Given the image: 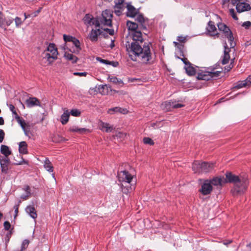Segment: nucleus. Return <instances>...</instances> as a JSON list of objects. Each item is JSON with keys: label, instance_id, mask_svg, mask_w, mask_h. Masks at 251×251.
<instances>
[{"label": "nucleus", "instance_id": "f257e3e1", "mask_svg": "<svg viewBox=\"0 0 251 251\" xmlns=\"http://www.w3.org/2000/svg\"><path fill=\"white\" fill-rule=\"evenodd\" d=\"M127 50L130 59L133 61H139L145 65H151L154 62V57L151 52L150 43L136 44L127 42Z\"/></svg>", "mask_w": 251, "mask_h": 251}, {"label": "nucleus", "instance_id": "f03ea898", "mask_svg": "<svg viewBox=\"0 0 251 251\" xmlns=\"http://www.w3.org/2000/svg\"><path fill=\"white\" fill-rule=\"evenodd\" d=\"M226 179L223 177L216 176L211 179H209L211 186L214 185L217 187H221L223 184L226 182L233 183L234 187L231 190L233 195L237 196L244 193L247 188L248 181V179L242 177L232 174L226 173Z\"/></svg>", "mask_w": 251, "mask_h": 251}, {"label": "nucleus", "instance_id": "7ed1b4c3", "mask_svg": "<svg viewBox=\"0 0 251 251\" xmlns=\"http://www.w3.org/2000/svg\"><path fill=\"white\" fill-rule=\"evenodd\" d=\"M214 168V163L208 162L195 161L192 165V169L195 173L202 174L211 172Z\"/></svg>", "mask_w": 251, "mask_h": 251}, {"label": "nucleus", "instance_id": "20e7f679", "mask_svg": "<svg viewBox=\"0 0 251 251\" xmlns=\"http://www.w3.org/2000/svg\"><path fill=\"white\" fill-rule=\"evenodd\" d=\"M43 57L47 59L50 63L52 62L54 60L57 58V49L54 44L50 43L47 50L43 54Z\"/></svg>", "mask_w": 251, "mask_h": 251}, {"label": "nucleus", "instance_id": "39448f33", "mask_svg": "<svg viewBox=\"0 0 251 251\" xmlns=\"http://www.w3.org/2000/svg\"><path fill=\"white\" fill-rule=\"evenodd\" d=\"M217 66L211 69V71H202L198 74L197 78L200 80H209L211 78H216L220 75L221 71H214Z\"/></svg>", "mask_w": 251, "mask_h": 251}, {"label": "nucleus", "instance_id": "423d86ee", "mask_svg": "<svg viewBox=\"0 0 251 251\" xmlns=\"http://www.w3.org/2000/svg\"><path fill=\"white\" fill-rule=\"evenodd\" d=\"M112 17L113 15L109 10L103 11L99 17L101 25L111 27Z\"/></svg>", "mask_w": 251, "mask_h": 251}, {"label": "nucleus", "instance_id": "0eeeda50", "mask_svg": "<svg viewBox=\"0 0 251 251\" xmlns=\"http://www.w3.org/2000/svg\"><path fill=\"white\" fill-rule=\"evenodd\" d=\"M212 188V186L210 184V181H209V179H206L201 184L200 192L203 195H207L211 193Z\"/></svg>", "mask_w": 251, "mask_h": 251}, {"label": "nucleus", "instance_id": "6e6552de", "mask_svg": "<svg viewBox=\"0 0 251 251\" xmlns=\"http://www.w3.org/2000/svg\"><path fill=\"white\" fill-rule=\"evenodd\" d=\"M162 105L163 108H165L167 111L171 110L172 109L179 108L184 106L183 104L177 103L176 101L172 100L165 101Z\"/></svg>", "mask_w": 251, "mask_h": 251}, {"label": "nucleus", "instance_id": "1a4fd4ad", "mask_svg": "<svg viewBox=\"0 0 251 251\" xmlns=\"http://www.w3.org/2000/svg\"><path fill=\"white\" fill-rule=\"evenodd\" d=\"M13 22V19L11 17H5L3 13L0 11V27L4 28L9 26Z\"/></svg>", "mask_w": 251, "mask_h": 251}, {"label": "nucleus", "instance_id": "9d476101", "mask_svg": "<svg viewBox=\"0 0 251 251\" xmlns=\"http://www.w3.org/2000/svg\"><path fill=\"white\" fill-rule=\"evenodd\" d=\"M133 42L131 43H135L136 44H144L143 38L142 34L140 31H134L132 33Z\"/></svg>", "mask_w": 251, "mask_h": 251}, {"label": "nucleus", "instance_id": "9b49d317", "mask_svg": "<svg viewBox=\"0 0 251 251\" xmlns=\"http://www.w3.org/2000/svg\"><path fill=\"white\" fill-rule=\"evenodd\" d=\"M251 8L250 5L246 3L245 0H242L240 2H238L236 6V10L239 13L249 11L251 9Z\"/></svg>", "mask_w": 251, "mask_h": 251}, {"label": "nucleus", "instance_id": "f8f14e48", "mask_svg": "<svg viewBox=\"0 0 251 251\" xmlns=\"http://www.w3.org/2000/svg\"><path fill=\"white\" fill-rule=\"evenodd\" d=\"M127 8L126 16L129 17H134L139 13V10L135 8L130 3H125Z\"/></svg>", "mask_w": 251, "mask_h": 251}, {"label": "nucleus", "instance_id": "ddd939ff", "mask_svg": "<svg viewBox=\"0 0 251 251\" xmlns=\"http://www.w3.org/2000/svg\"><path fill=\"white\" fill-rule=\"evenodd\" d=\"M119 175L123 181L127 183H130L133 178V176L126 171H121Z\"/></svg>", "mask_w": 251, "mask_h": 251}, {"label": "nucleus", "instance_id": "4468645a", "mask_svg": "<svg viewBox=\"0 0 251 251\" xmlns=\"http://www.w3.org/2000/svg\"><path fill=\"white\" fill-rule=\"evenodd\" d=\"M102 31L100 29H92L88 35V38L92 42L98 41V37L100 34H102Z\"/></svg>", "mask_w": 251, "mask_h": 251}, {"label": "nucleus", "instance_id": "2eb2a0df", "mask_svg": "<svg viewBox=\"0 0 251 251\" xmlns=\"http://www.w3.org/2000/svg\"><path fill=\"white\" fill-rule=\"evenodd\" d=\"M207 31L209 35L211 36H218V33H216V27L214 25V23L212 21H209L208 23V26L206 27Z\"/></svg>", "mask_w": 251, "mask_h": 251}, {"label": "nucleus", "instance_id": "dca6fc26", "mask_svg": "<svg viewBox=\"0 0 251 251\" xmlns=\"http://www.w3.org/2000/svg\"><path fill=\"white\" fill-rule=\"evenodd\" d=\"M27 107H32L35 106H41L40 101L35 97L29 98L26 100Z\"/></svg>", "mask_w": 251, "mask_h": 251}, {"label": "nucleus", "instance_id": "f3484780", "mask_svg": "<svg viewBox=\"0 0 251 251\" xmlns=\"http://www.w3.org/2000/svg\"><path fill=\"white\" fill-rule=\"evenodd\" d=\"M224 54L222 61V64L224 65L226 64L228 62L230 58L229 52L230 51V49L227 47V45L226 43L224 46Z\"/></svg>", "mask_w": 251, "mask_h": 251}, {"label": "nucleus", "instance_id": "a211bd4d", "mask_svg": "<svg viewBox=\"0 0 251 251\" xmlns=\"http://www.w3.org/2000/svg\"><path fill=\"white\" fill-rule=\"evenodd\" d=\"M99 125L100 129L106 132H111L114 129L113 126L107 123L100 122Z\"/></svg>", "mask_w": 251, "mask_h": 251}, {"label": "nucleus", "instance_id": "6ab92c4d", "mask_svg": "<svg viewBox=\"0 0 251 251\" xmlns=\"http://www.w3.org/2000/svg\"><path fill=\"white\" fill-rule=\"evenodd\" d=\"M137 15L136 20L141 24V28L143 29H147L146 22L148 21V19L144 18L143 15L141 14H139Z\"/></svg>", "mask_w": 251, "mask_h": 251}, {"label": "nucleus", "instance_id": "aec40b11", "mask_svg": "<svg viewBox=\"0 0 251 251\" xmlns=\"http://www.w3.org/2000/svg\"><path fill=\"white\" fill-rule=\"evenodd\" d=\"M251 76H249L246 80L239 81L235 88L240 89L244 87L250 86L251 85Z\"/></svg>", "mask_w": 251, "mask_h": 251}, {"label": "nucleus", "instance_id": "412c9836", "mask_svg": "<svg viewBox=\"0 0 251 251\" xmlns=\"http://www.w3.org/2000/svg\"><path fill=\"white\" fill-rule=\"evenodd\" d=\"M70 130L73 132H77L80 134H84L86 132H90V130L86 128H79L76 126H73L70 128Z\"/></svg>", "mask_w": 251, "mask_h": 251}, {"label": "nucleus", "instance_id": "4be33fe9", "mask_svg": "<svg viewBox=\"0 0 251 251\" xmlns=\"http://www.w3.org/2000/svg\"><path fill=\"white\" fill-rule=\"evenodd\" d=\"M25 211L33 219H35L37 218V215L34 206L31 205L27 206L25 208Z\"/></svg>", "mask_w": 251, "mask_h": 251}, {"label": "nucleus", "instance_id": "5701e85b", "mask_svg": "<svg viewBox=\"0 0 251 251\" xmlns=\"http://www.w3.org/2000/svg\"><path fill=\"white\" fill-rule=\"evenodd\" d=\"M115 112H119L122 114H126L127 112L126 108H122L120 107H115L108 109V113L112 114Z\"/></svg>", "mask_w": 251, "mask_h": 251}, {"label": "nucleus", "instance_id": "b1692460", "mask_svg": "<svg viewBox=\"0 0 251 251\" xmlns=\"http://www.w3.org/2000/svg\"><path fill=\"white\" fill-rule=\"evenodd\" d=\"M27 144L25 141H22L19 143V151L20 153L25 154L28 153L27 149Z\"/></svg>", "mask_w": 251, "mask_h": 251}, {"label": "nucleus", "instance_id": "393cba45", "mask_svg": "<svg viewBox=\"0 0 251 251\" xmlns=\"http://www.w3.org/2000/svg\"><path fill=\"white\" fill-rule=\"evenodd\" d=\"M70 113L68 110H64L63 113L61 116L60 121L62 125H64L67 123L69 121Z\"/></svg>", "mask_w": 251, "mask_h": 251}, {"label": "nucleus", "instance_id": "a878e982", "mask_svg": "<svg viewBox=\"0 0 251 251\" xmlns=\"http://www.w3.org/2000/svg\"><path fill=\"white\" fill-rule=\"evenodd\" d=\"M218 27L219 30L223 31L225 33V36L228 34H229V33L231 32L228 27L224 23H219L218 24Z\"/></svg>", "mask_w": 251, "mask_h": 251}, {"label": "nucleus", "instance_id": "bb28decb", "mask_svg": "<svg viewBox=\"0 0 251 251\" xmlns=\"http://www.w3.org/2000/svg\"><path fill=\"white\" fill-rule=\"evenodd\" d=\"M64 56L67 60L71 61L72 63H76L78 59L76 56L72 53L67 52H65Z\"/></svg>", "mask_w": 251, "mask_h": 251}, {"label": "nucleus", "instance_id": "cd10ccee", "mask_svg": "<svg viewBox=\"0 0 251 251\" xmlns=\"http://www.w3.org/2000/svg\"><path fill=\"white\" fill-rule=\"evenodd\" d=\"M0 152L5 156H8L11 154V151L9 147L6 145H2L0 147Z\"/></svg>", "mask_w": 251, "mask_h": 251}, {"label": "nucleus", "instance_id": "c85d7f7f", "mask_svg": "<svg viewBox=\"0 0 251 251\" xmlns=\"http://www.w3.org/2000/svg\"><path fill=\"white\" fill-rule=\"evenodd\" d=\"M126 25L128 27V30L133 31V32H134V31H137V29L138 27L137 24L130 21H127Z\"/></svg>", "mask_w": 251, "mask_h": 251}, {"label": "nucleus", "instance_id": "c756f323", "mask_svg": "<svg viewBox=\"0 0 251 251\" xmlns=\"http://www.w3.org/2000/svg\"><path fill=\"white\" fill-rule=\"evenodd\" d=\"M44 166L45 168L49 172H53V166L48 158H46L44 161Z\"/></svg>", "mask_w": 251, "mask_h": 251}, {"label": "nucleus", "instance_id": "7c9ffc66", "mask_svg": "<svg viewBox=\"0 0 251 251\" xmlns=\"http://www.w3.org/2000/svg\"><path fill=\"white\" fill-rule=\"evenodd\" d=\"M185 69L186 70V73L190 76H192L195 75L196 74V70L195 68L192 66V65H187L185 66Z\"/></svg>", "mask_w": 251, "mask_h": 251}, {"label": "nucleus", "instance_id": "2f4dec72", "mask_svg": "<svg viewBox=\"0 0 251 251\" xmlns=\"http://www.w3.org/2000/svg\"><path fill=\"white\" fill-rule=\"evenodd\" d=\"M71 42H72L73 44L75 45V46L76 47V50H74L73 52L76 53H78L81 50V48L80 47V44L79 41L75 37H74Z\"/></svg>", "mask_w": 251, "mask_h": 251}, {"label": "nucleus", "instance_id": "473e14b6", "mask_svg": "<svg viewBox=\"0 0 251 251\" xmlns=\"http://www.w3.org/2000/svg\"><path fill=\"white\" fill-rule=\"evenodd\" d=\"M226 36L227 38V39H228V41L229 42V44H230V48H233L235 45H236V44L233 41L234 40V37L233 36V34H232V32H230L229 33V34H227L226 35Z\"/></svg>", "mask_w": 251, "mask_h": 251}, {"label": "nucleus", "instance_id": "72a5a7b5", "mask_svg": "<svg viewBox=\"0 0 251 251\" xmlns=\"http://www.w3.org/2000/svg\"><path fill=\"white\" fill-rule=\"evenodd\" d=\"M108 79H109L110 81L114 83V84H118L119 85H123L124 83L123 81L121 79H119L116 76H109L108 78Z\"/></svg>", "mask_w": 251, "mask_h": 251}, {"label": "nucleus", "instance_id": "f704fd0d", "mask_svg": "<svg viewBox=\"0 0 251 251\" xmlns=\"http://www.w3.org/2000/svg\"><path fill=\"white\" fill-rule=\"evenodd\" d=\"M93 20V17L89 14H86L83 18V21L85 24L91 25V23Z\"/></svg>", "mask_w": 251, "mask_h": 251}, {"label": "nucleus", "instance_id": "c9c22d12", "mask_svg": "<svg viewBox=\"0 0 251 251\" xmlns=\"http://www.w3.org/2000/svg\"><path fill=\"white\" fill-rule=\"evenodd\" d=\"M10 162V160L8 158V156L1 157L0 156V166H3L4 165H8Z\"/></svg>", "mask_w": 251, "mask_h": 251}, {"label": "nucleus", "instance_id": "e433bc0d", "mask_svg": "<svg viewBox=\"0 0 251 251\" xmlns=\"http://www.w3.org/2000/svg\"><path fill=\"white\" fill-rule=\"evenodd\" d=\"M9 108L10 110L12 112L13 116L14 117V118L19 119V116L16 111L15 106L13 104H9Z\"/></svg>", "mask_w": 251, "mask_h": 251}, {"label": "nucleus", "instance_id": "4c0bfd02", "mask_svg": "<svg viewBox=\"0 0 251 251\" xmlns=\"http://www.w3.org/2000/svg\"><path fill=\"white\" fill-rule=\"evenodd\" d=\"M125 0H114L115 6L117 8L121 9L122 7H124Z\"/></svg>", "mask_w": 251, "mask_h": 251}, {"label": "nucleus", "instance_id": "58836bf2", "mask_svg": "<svg viewBox=\"0 0 251 251\" xmlns=\"http://www.w3.org/2000/svg\"><path fill=\"white\" fill-rule=\"evenodd\" d=\"M70 113V115L75 116V117H78L80 115L81 112L79 110L77 109H72Z\"/></svg>", "mask_w": 251, "mask_h": 251}, {"label": "nucleus", "instance_id": "ea45409f", "mask_svg": "<svg viewBox=\"0 0 251 251\" xmlns=\"http://www.w3.org/2000/svg\"><path fill=\"white\" fill-rule=\"evenodd\" d=\"M14 20L15 21L16 27L17 28L20 27L23 23L21 18L19 17H16L14 19H13V21Z\"/></svg>", "mask_w": 251, "mask_h": 251}, {"label": "nucleus", "instance_id": "a19ab883", "mask_svg": "<svg viewBox=\"0 0 251 251\" xmlns=\"http://www.w3.org/2000/svg\"><path fill=\"white\" fill-rule=\"evenodd\" d=\"M107 87L106 85H100L99 86L98 90L100 92L102 95H105L107 93V92L105 91V88Z\"/></svg>", "mask_w": 251, "mask_h": 251}, {"label": "nucleus", "instance_id": "79ce46f5", "mask_svg": "<svg viewBox=\"0 0 251 251\" xmlns=\"http://www.w3.org/2000/svg\"><path fill=\"white\" fill-rule=\"evenodd\" d=\"M143 141L145 144H148L150 145H153L154 144L153 141L149 137H144Z\"/></svg>", "mask_w": 251, "mask_h": 251}, {"label": "nucleus", "instance_id": "37998d69", "mask_svg": "<svg viewBox=\"0 0 251 251\" xmlns=\"http://www.w3.org/2000/svg\"><path fill=\"white\" fill-rule=\"evenodd\" d=\"M29 244V241L28 240H24L22 243L21 246V251H24L25 249L27 248Z\"/></svg>", "mask_w": 251, "mask_h": 251}, {"label": "nucleus", "instance_id": "c03bdc74", "mask_svg": "<svg viewBox=\"0 0 251 251\" xmlns=\"http://www.w3.org/2000/svg\"><path fill=\"white\" fill-rule=\"evenodd\" d=\"M97 60L98 61H100V62L105 64H106V65L111 64V63H114V62H111V61H110L107 60L103 59L99 57L97 58Z\"/></svg>", "mask_w": 251, "mask_h": 251}, {"label": "nucleus", "instance_id": "a18cd8bd", "mask_svg": "<svg viewBox=\"0 0 251 251\" xmlns=\"http://www.w3.org/2000/svg\"><path fill=\"white\" fill-rule=\"evenodd\" d=\"M15 119L17 120V122L20 125L21 127L23 129H24L25 127V126L26 125L25 121L22 118H21L20 116H19V119Z\"/></svg>", "mask_w": 251, "mask_h": 251}, {"label": "nucleus", "instance_id": "49530a36", "mask_svg": "<svg viewBox=\"0 0 251 251\" xmlns=\"http://www.w3.org/2000/svg\"><path fill=\"white\" fill-rule=\"evenodd\" d=\"M74 37L70 35H67L66 34L63 35V39L65 42H72Z\"/></svg>", "mask_w": 251, "mask_h": 251}, {"label": "nucleus", "instance_id": "de8ad7c7", "mask_svg": "<svg viewBox=\"0 0 251 251\" xmlns=\"http://www.w3.org/2000/svg\"><path fill=\"white\" fill-rule=\"evenodd\" d=\"M100 19L99 18L98 19H96L95 20L93 19L91 23L92 25H95L97 27H100Z\"/></svg>", "mask_w": 251, "mask_h": 251}, {"label": "nucleus", "instance_id": "09e8293b", "mask_svg": "<svg viewBox=\"0 0 251 251\" xmlns=\"http://www.w3.org/2000/svg\"><path fill=\"white\" fill-rule=\"evenodd\" d=\"M229 13H230V15L232 16V17L233 18V19H234L235 20H238V18H237V17L236 16V14L235 13V12L234 9H233V8L230 9H229Z\"/></svg>", "mask_w": 251, "mask_h": 251}, {"label": "nucleus", "instance_id": "8fccbe9b", "mask_svg": "<svg viewBox=\"0 0 251 251\" xmlns=\"http://www.w3.org/2000/svg\"><path fill=\"white\" fill-rule=\"evenodd\" d=\"M123 11V7H122L121 9L117 8L116 6H114V12L115 13L118 15L120 16L121 15L122 11Z\"/></svg>", "mask_w": 251, "mask_h": 251}, {"label": "nucleus", "instance_id": "3c124183", "mask_svg": "<svg viewBox=\"0 0 251 251\" xmlns=\"http://www.w3.org/2000/svg\"><path fill=\"white\" fill-rule=\"evenodd\" d=\"M21 202V201H18V204L14 206V210H15L14 212H15V217H16L17 216V214H18L19 206Z\"/></svg>", "mask_w": 251, "mask_h": 251}, {"label": "nucleus", "instance_id": "603ef678", "mask_svg": "<svg viewBox=\"0 0 251 251\" xmlns=\"http://www.w3.org/2000/svg\"><path fill=\"white\" fill-rule=\"evenodd\" d=\"M4 228L6 230H8L11 227V224L8 221L4 222L3 224Z\"/></svg>", "mask_w": 251, "mask_h": 251}, {"label": "nucleus", "instance_id": "864d4df0", "mask_svg": "<svg viewBox=\"0 0 251 251\" xmlns=\"http://www.w3.org/2000/svg\"><path fill=\"white\" fill-rule=\"evenodd\" d=\"M14 164L17 165H22L23 164H27V161L25 160L22 157V160L20 161H16L14 163Z\"/></svg>", "mask_w": 251, "mask_h": 251}, {"label": "nucleus", "instance_id": "5fc2aeb1", "mask_svg": "<svg viewBox=\"0 0 251 251\" xmlns=\"http://www.w3.org/2000/svg\"><path fill=\"white\" fill-rule=\"evenodd\" d=\"M242 26L245 27V28L248 29L251 26V23L250 21L245 22L242 24Z\"/></svg>", "mask_w": 251, "mask_h": 251}, {"label": "nucleus", "instance_id": "6e6d98bb", "mask_svg": "<svg viewBox=\"0 0 251 251\" xmlns=\"http://www.w3.org/2000/svg\"><path fill=\"white\" fill-rule=\"evenodd\" d=\"M5 133L3 130L0 129V143L2 142L4 138Z\"/></svg>", "mask_w": 251, "mask_h": 251}, {"label": "nucleus", "instance_id": "4d7b16f0", "mask_svg": "<svg viewBox=\"0 0 251 251\" xmlns=\"http://www.w3.org/2000/svg\"><path fill=\"white\" fill-rule=\"evenodd\" d=\"M1 171L3 173H7L8 171V165H4L3 166H0Z\"/></svg>", "mask_w": 251, "mask_h": 251}, {"label": "nucleus", "instance_id": "13d9d810", "mask_svg": "<svg viewBox=\"0 0 251 251\" xmlns=\"http://www.w3.org/2000/svg\"><path fill=\"white\" fill-rule=\"evenodd\" d=\"M181 60L182 61V62L184 63V64L185 65V66H186L187 65H192V64L188 60V59L186 58H181Z\"/></svg>", "mask_w": 251, "mask_h": 251}, {"label": "nucleus", "instance_id": "bf43d9fd", "mask_svg": "<svg viewBox=\"0 0 251 251\" xmlns=\"http://www.w3.org/2000/svg\"><path fill=\"white\" fill-rule=\"evenodd\" d=\"M87 73L86 72H82V73L75 72L74 73V75H78V76H85L87 75Z\"/></svg>", "mask_w": 251, "mask_h": 251}, {"label": "nucleus", "instance_id": "052dcab7", "mask_svg": "<svg viewBox=\"0 0 251 251\" xmlns=\"http://www.w3.org/2000/svg\"><path fill=\"white\" fill-rule=\"evenodd\" d=\"M233 59L231 60V62L228 66L225 67V70H226L227 72L229 71L233 67Z\"/></svg>", "mask_w": 251, "mask_h": 251}, {"label": "nucleus", "instance_id": "680f3d73", "mask_svg": "<svg viewBox=\"0 0 251 251\" xmlns=\"http://www.w3.org/2000/svg\"><path fill=\"white\" fill-rule=\"evenodd\" d=\"M11 234H12L11 230L9 231V232L7 233V234L6 235V238H7V239L6 240V243H5L6 244L8 243L10 238L11 237Z\"/></svg>", "mask_w": 251, "mask_h": 251}, {"label": "nucleus", "instance_id": "e2e57ef3", "mask_svg": "<svg viewBox=\"0 0 251 251\" xmlns=\"http://www.w3.org/2000/svg\"><path fill=\"white\" fill-rule=\"evenodd\" d=\"M177 40L180 43H184L185 42L186 38L183 36H178L177 37Z\"/></svg>", "mask_w": 251, "mask_h": 251}, {"label": "nucleus", "instance_id": "0e129e2a", "mask_svg": "<svg viewBox=\"0 0 251 251\" xmlns=\"http://www.w3.org/2000/svg\"><path fill=\"white\" fill-rule=\"evenodd\" d=\"M25 190L26 192V194L30 195V188L29 186H26L25 188Z\"/></svg>", "mask_w": 251, "mask_h": 251}, {"label": "nucleus", "instance_id": "69168bd1", "mask_svg": "<svg viewBox=\"0 0 251 251\" xmlns=\"http://www.w3.org/2000/svg\"><path fill=\"white\" fill-rule=\"evenodd\" d=\"M122 191L124 193L127 194L129 190H128V188L126 187V186L122 188Z\"/></svg>", "mask_w": 251, "mask_h": 251}, {"label": "nucleus", "instance_id": "338daca9", "mask_svg": "<svg viewBox=\"0 0 251 251\" xmlns=\"http://www.w3.org/2000/svg\"><path fill=\"white\" fill-rule=\"evenodd\" d=\"M29 196H30V195H28V194L23 195L21 196V199H23V200H27Z\"/></svg>", "mask_w": 251, "mask_h": 251}, {"label": "nucleus", "instance_id": "774afa93", "mask_svg": "<svg viewBox=\"0 0 251 251\" xmlns=\"http://www.w3.org/2000/svg\"><path fill=\"white\" fill-rule=\"evenodd\" d=\"M242 0H231V3L233 4V5H237V3H238V2H240V1H241Z\"/></svg>", "mask_w": 251, "mask_h": 251}]
</instances>
